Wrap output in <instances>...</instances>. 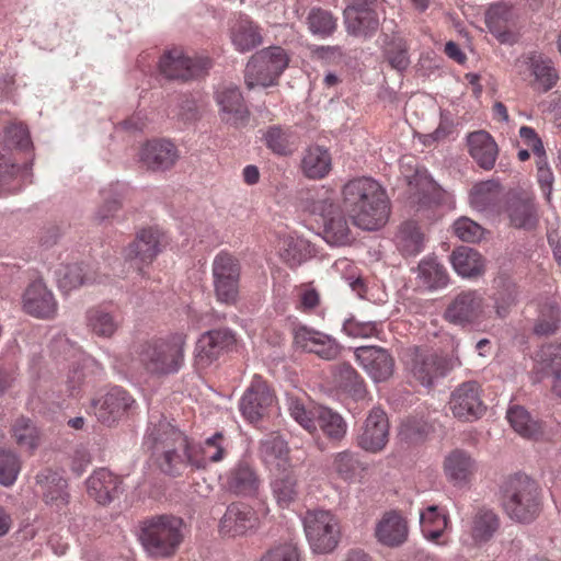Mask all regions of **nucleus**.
Here are the masks:
<instances>
[{
    "label": "nucleus",
    "instance_id": "f257e3e1",
    "mask_svg": "<svg viewBox=\"0 0 561 561\" xmlns=\"http://www.w3.org/2000/svg\"><path fill=\"white\" fill-rule=\"evenodd\" d=\"M343 204L353 224L364 230H376L388 218V202L382 187L371 178L348 181L342 190Z\"/></svg>",
    "mask_w": 561,
    "mask_h": 561
},
{
    "label": "nucleus",
    "instance_id": "f03ea898",
    "mask_svg": "<svg viewBox=\"0 0 561 561\" xmlns=\"http://www.w3.org/2000/svg\"><path fill=\"white\" fill-rule=\"evenodd\" d=\"M144 446L163 473L179 477L187 471L191 444L184 433L165 419L149 425Z\"/></svg>",
    "mask_w": 561,
    "mask_h": 561
},
{
    "label": "nucleus",
    "instance_id": "7ed1b4c3",
    "mask_svg": "<svg viewBox=\"0 0 561 561\" xmlns=\"http://www.w3.org/2000/svg\"><path fill=\"white\" fill-rule=\"evenodd\" d=\"M298 198L306 210L322 218V237L329 244L344 247L352 243V230L344 213L334 202L333 192L324 187L308 188L300 191Z\"/></svg>",
    "mask_w": 561,
    "mask_h": 561
},
{
    "label": "nucleus",
    "instance_id": "20e7f679",
    "mask_svg": "<svg viewBox=\"0 0 561 561\" xmlns=\"http://www.w3.org/2000/svg\"><path fill=\"white\" fill-rule=\"evenodd\" d=\"M184 520L172 514H161L140 522L139 540L154 558H170L184 540Z\"/></svg>",
    "mask_w": 561,
    "mask_h": 561
},
{
    "label": "nucleus",
    "instance_id": "39448f33",
    "mask_svg": "<svg viewBox=\"0 0 561 561\" xmlns=\"http://www.w3.org/2000/svg\"><path fill=\"white\" fill-rule=\"evenodd\" d=\"M500 495L503 510L515 522L530 523L541 510L537 483L526 474L506 478L500 488Z\"/></svg>",
    "mask_w": 561,
    "mask_h": 561
},
{
    "label": "nucleus",
    "instance_id": "423d86ee",
    "mask_svg": "<svg viewBox=\"0 0 561 561\" xmlns=\"http://www.w3.org/2000/svg\"><path fill=\"white\" fill-rule=\"evenodd\" d=\"M185 346L186 335L183 333L146 342L138 353L140 365L150 375L175 374L184 364Z\"/></svg>",
    "mask_w": 561,
    "mask_h": 561
},
{
    "label": "nucleus",
    "instance_id": "0eeeda50",
    "mask_svg": "<svg viewBox=\"0 0 561 561\" xmlns=\"http://www.w3.org/2000/svg\"><path fill=\"white\" fill-rule=\"evenodd\" d=\"M404 364L411 376L424 387H432L460 365L457 356L437 354L420 347H410L404 354Z\"/></svg>",
    "mask_w": 561,
    "mask_h": 561
},
{
    "label": "nucleus",
    "instance_id": "6e6552de",
    "mask_svg": "<svg viewBox=\"0 0 561 561\" xmlns=\"http://www.w3.org/2000/svg\"><path fill=\"white\" fill-rule=\"evenodd\" d=\"M289 58L279 46H271L254 54L244 69V82L248 89L256 85L271 87L277 83L287 68Z\"/></svg>",
    "mask_w": 561,
    "mask_h": 561
},
{
    "label": "nucleus",
    "instance_id": "1a4fd4ad",
    "mask_svg": "<svg viewBox=\"0 0 561 561\" xmlns=\"http://www.w3.org/2000/svg\"><path fill=\"white\" fill-rule=\"evenodd\" d=\"M302 523L307 540L314 552L329 553L337 546L339 523L331 512L324 510L308 511Z\"/></svg>",
    "mask_w": 561,
    "mask_h": 561
},
{
    "label": "nucleus",
    "instance_id": "9d476101",
    "mask_svg": "<svg viewBox=\"0 0 561 561\" xmlns=\"http://www.w3.org/2000/svg\"><path fill=\"white\" fill-rule=\"evenodd\" d=\"M206 57L191 58L180 49H171L159 61L160 72L170 80L187 81L204 75L210 67Z\"/></svg>",
    "mask_w": 561,
    "mask_h": 561
},
{
    "label": "nucleus",
    "instance_id": "9b49d317",
    "mask_svg": "<svg viewBox=\"0 0 561 561\" xmlns=\"http://www.w3.org/2000/svg\"><path fill=\"white\" fill-rule=\"evenodd\" d=\"M222 479L225 490L236 496L253 497L259 494L261 479L254 465L248 460L237 461Z\"/></svg>",
    "mask_w": 561,
    "mask_h": 561
},
{
    "label": "nucleus",
    "instance_id": "f8f14e48",
    "mask_svg": "<svg viewBox=\"0 0 561 561\" xmlns=\"http://www.w3.org/2000/svg\"><path fill=\"white\" fill-rule=\"evenodd\" d=\"M389 439V420L380 408H374L366 416L356 442L358 447L369 453L381 451Z\"/></svg>",
    "mask_w": 561,
    "mask_h": 561
},
{
    "label": "nucleus",
    "instance_id": "ddd939ff",
    "mask_svg": "<svg viewBox=\"0 0 561 561\" xmlns=\"http://www.w3.org/2000/svg\"><path fill=\"white\" fill-rule=\"evenodd\" d=\"M236 343L234 334L229 329H216L205 332L195 347V365L204 369L217 360Z\"/></svg>",
    "mask_w": 561,
    "mask_h": 561
},
{
    "label": "nucleus",
    "instance_id": "4468645a",
    "mask_svg": "<svg viewBox=\"0 0 561 561\" xmlns=\"http://www.w3.org/2000/svg\"><path fill=\"white\" fill-rule=\"evenodd\" d=\"M260 518L252 506L243 502H232L219 522V530L229 537L245 536L256 531Z\"/></svg>",
    "mask_w": 561,
    "mask_h": 561
},
{
    "label": "nucleus",
    "instance_id": "2eb2a0df",
    "mask_svg": "<svg viewBox=\"0 0 561 561\" xmlns=\"http://www.w3.org/2000/svg\"><path fill=\"white\" fill-rule=\"evenodd\" d=\"M483 312V298L477 290H463L455 296L444 311L451 324L466 327L476 323Z\"/></svg>",
    "mask_w": 561,
    "mask_h": 561
},
{
    "label": "nucleus",
    "instance_id": "dca6fc26",
    "mask_svg": "<svg viewBox=\"0 0 561 561\" xmlns=\"http://www.w3.org/2000/svg\"><path fill=\"white\" fill-rule=\"evenodd\" d=\"M454 415L462 421H473L483 415L485 405L480 398V386L470 380L459 385L449 400Z\"/></svg>",
    "mask_w": 561,
    "mask_h": 561
},
{
    "label": "nucleus",
    "instance_id": "f3484780",
    "mask_svg": "<svg viewBox=\"0 0 561 561\" xmlns=\"http://www.w3.org/2000/svg\"><path fill=\"white\" fill-rule=\"evenodd\" d=\"M134 399L119 387H114L104 396L91 401L90 408L98 421L107 426L116 423L131 407Z\"/></svg>",
    "mask_w": 561,
    "mask_h": 561
},
{
    "label": "nucleus",
    "instance_id": "a211bd4d",
    "mask_svg": "<svg viewBox=\"0 0 561 561\" xmlns=\"http://www.w3.org/2000/svg\"><path fill=\"white\" fill-rule=\"evenodd\" d=\"M355 357L375 382H383L393 375L394 358L383 347L359 346L355 350Z\"/></svg>",
    "mask_w": 561,
    "mask_h": 561
},
{
    "label": "nucleus",
    "instance_id": "6ab92c4d",
    "mask_svg": "<svg viewBox=\"0 0 561 561\" xmlns=\"http://www.w3.org/2000/svg\"><path fill=\"white\" fill-rule=\"evenodd\" d=\"M216 101L220 107L222 122L236 128L248 125L250 111L238 87L232 84L221 87L216 92Z\"/></svg>",
    "mask_w": 561,
    "mask_h": 561
},
{
    "label": "nucleus",
    "instance_id": "aec40b11",
    "mask_svg": "<svg viewBox=\"0 0 561 561\" xmlns=\"http://www.w3.org/2000/svg\"><path fill=\"white\" fill-rule=\"evenodd\" d=\"M178 159V148L167 139L149 140L140 150V162L147 170L153 172L171 169Z\"/></svg>",
    "mask_w": 561,
    "mask_h": 561
},
{
    "label": "nucleus",
    "instance_id": "412c9836",
    "mask_svg": "<svg viewBox=\"0 0 561 561\" xmlns=\"http://www.w3.org/2000/svg\"><path fill=\"white\" fill-rule=\"evenodd\" d=\"M161 234L157 230L144 229L126 248L125 259L139 271L149 265L161 251Z\"/></svg>",
    "mask_w": 561,
    "mask_h": 561
},
{
    "label": "nucleus",
    "instance_id": "4be33fe9",
    "mask_svg": "<svg viewBox=\"0 0 561 561\" xmlns=\"http://www.w3.org/2000/svg\"><path fill=\"white\" fill-rule=\"evenodd\" d=\"M123 480L105 468L93 472L87 480L88 494L101 505H107L123 493Z\"/></svg>",
    "mask_w": 561,
    "mask_h": 561
},
{
    "label": "nucleus",
    "instance_id": "5701e85b",
    "mask_svg": "<svg viewBox=\"0 0 561 561\" xmlns=\"http://www.w3.org/2000/svg\"><path fill=\"white\" fill-rule=\"evenodd\" d=\"M294 341L297 346L325 360L336 358L341 352L340 345L333 339L307 327L295 330Z\"/></svg>",
    "mask_w": 561,
    "mask_h": 561
},
{
    "label": "nucleus",
    "instance_id": "b1692460",
    "mask_svg": "<svg viewBox=\"0 0 561 561\" xmlns=\"http://www.w3.org/2000/svg\"><path fill=\"white\" fill-rule=\"evenodd\" d=\"M273 402V394L266 383L255 380L240 400V411L251 423L261 420Z\"/></svg>",
    "mask_w": 561,
    "mask_h": 561
},
{
    "label": "nucleus",
    "instance_id": "393cba45",
    "mask_svg": "<svg viewBox=\"0 0 561 561\" xmlns=\"http://www.w3.org/2000/svg\"><path fill=\"white\" fill-rule=\"evenodd\" d=\"M23 309L36 318L49 319L57 310L56 300L42 280L32 283L23 296Z\"/></svg>",
    "mask_w": 561,
    "mask_h": 561
},
{
    "label": "nucleus",
    "instance_id": "a878e982",
    "mask_svg": "<svg viewBox=\"0 0 561 561\" xmlns=\"http://www.w3.org/2000/svg\"><path fill=\"white\" fill-rule=\"evenodd\" d=\"M343 20L346 33L355 37H371L379 28V16L375 8L344 9Z\"/></svg>",
    "mask_w": 561,
    "mask_h": 561
},
{
    "label": "nucleus",
    "instance_id": "bb28decb",
    "mask_svg": "<svg viewBox=\"0 0 561 561\" xmlns=\"http://www.w3.org/2000/svg\"><path fill=\"white\" fill-rule=\"evenodd\" d=\"M471 158L484 170L493 169L499 147L494 138L485 130L472 131L467 136Z\"/></svg>",
    "mask_w": 561,
    "mask_h": 561
},
{
    "label": "nucleus",
    "instance_id": "cd10ccee",
    "mask_svg": "<svg viewBox=\"0 0 561 561\" xmlns=\"http://www.w3.org/2000/svg\"><path fill=\"white\" fill-rule=\"evenodd\" d=\"M222 440V433L217 432L211 437H208L202 447L197 448L191 445L187 470L206 469L209 462L221 461L226 455Z\"/></svg>",
    "mask_w": 561,
    "mask_h": 561
},
{
    "label": "nucleus",
    "instance_id": "c85d7f7f",
    "mask_svg": "<svg viewBox=\"0 0 561 561\" xmlns=\"http://www.w3.org/2000/svg\"><path fill=\"white\" fill-rule=\"evenodd\" d=\"M377 540L387 547H399L408 538L407 522L396 512L387 513L375 529Z\"/></svg>",
    "mask_w": 561,
    "mask_h": 561
},
{
    "label": "nucleus",
    "instance_id": "c756f323",
    "mask_svg": "<svg viewBox=\"0 0 561 561\" xmlns=\"http://www.w3.org/2000/svg\"><path fill=\"white\" fill-rule=\"evenodd\" d=\"M408 184L419 195L420 203L424 205H438L443 203L445 191L432 179L427 170L416 168L413 174H404Z\"/></svg>",
    "mask_w": 561,
    "mask_h": 561
},
{
    "label": "nucleus",
    "instance_id": "7c9ffc66",
    "mask_svg": "<svg viewBox=\"0 0 561 561\" xmlns=\"http://www.w3.org/2000/svg\"><path fill=\"white\" fill-rule=\"evenodd\" d=\"M506 214L515 228L533 229L538 217L534 199L529 196L512 195L506 203Z\"/></svg>",
    "mask_w": 561,
    "mask_h": 561
},
{
    "label": "nucleus",
    "instance_id": "2f4dec72",
    "mask_svg": "<svg viewBox=\"0 0 561 561\" xmlns=\"http://www.w3.org/2000/svg\"><path fill=\"white\" fill-rule=\"evenodd\" d=\"M278 254L288 267L296 268L316 254V248L305 238L287 236L279 242Z\"/></svg>",
    "mask_w": 561,
    "mask_h": 561
},
{
    "label": "nucleus",
    "instance_id": "473e14b6",
    "mask_svg": "<svg viewBox=\"0 0 561 561\" xmlns=\"http://www.w3.org/2000/svg\"><path fill=\"white\" fill-rule=\"evenodd\" d=\"M36 483L41 486L47 504L61 507L68 503L67 481L59 472L44 469L37 473Z\"/></svg>",
    "mask_w": 561,
    "mask_h": 561
},
{
    "label": "nucleus",
    "instance_id": "72a5a7b5",
    "mask_svg": "<svg viewBox=\"0 0 561 561\" xmlns=\"http://www.w3.org/2000/svg\"><path fill=\"white\" fill-rule=\"evenodd\" d=\"M444 469L447 478L455 485H462L476 471V462L467 451L455 449L446 456Z\"/></svg>",
    "mask_w": 561,
    "mask_h": 561
},
{
    "label": "nucleus",
    "instance_id": "f704fd0d",
    "mask_svg": "<svg viewBox=\"0 0 561 561\" xmlns=\"http://www.w3.org/2000/svg\"><path fill=\"white\" fill-rule=\"evenodd\" d=\"M416 272L419 286L426 290L444 288L449 282L446 268L433 256L423 259L419 263Z\"/></svg>",
    "mask_w": 561,
    "mask_h": 561
},
{
    "label": "nucleus",
    "instance_id": "c9c22d12",
    "mask_svg": "<svg viewBox=\"0 0 561 561\" xmlns=\"http://www.w3.org/2000/svg\"><path fill=\"white\" fill-rule=\"evenodd\" d=\"M85 319L89 330L99 337L111 339L119 328L117 316L103 306L90 308Z\"/></svg>",
    "mask_w": 561,
    "mask_h": 561
},
{
    "label": "nucleus",
    "instance_id": "e433bc0d",
    "mask_svg": "<svg viewBox=\"0 0 561 561\" xmlns=\"http://www.w3.org/2000/svg\"><path fill=\"white\" fill-rule=\"evenodd\" d=\"M382 55L390 67L399 72L407 70L411 62L407 41L399 34H383Z\"/></svg>",
    "mask_w": 561,
    "mask_h": 561
},
{
    "label": "nucleus",
    "instance_id": "4c0bfd02",
    "mask_svg": "<svg viewBox=\"0 0 561 561\" xmlns=\"http://www.w3.org/2000/svg\"><path fill=\"white\" fill-rule=\"evenodd\" d=\"M331 170V156L320 146L309 147L301 160V171L311 180L323 179Z\"/></svg>",
    "mask_w": 561,
    "mask_h": 561
},
{
    "label": "nucleus",
    "instance_id": "58836bf2",
    "mask_svg": "<svg viewBox=\"0 0 561 561\" xmlns=\"http://www.w3.org/2000/svg\"><path fill=\"white\" fill-rule=\"evenodd\" d=\"M450 262L454 270L462 277H474L484 271L482 255L469 247H460L453 251Z\"/></svg>",
    "mask_w": 561,
    "mask_h": 561
},
{
    "label": "nucleus",
    "instance_id": "ea45409f",
    "mask_svg": "<svg viewBox=\"0 0 561 561\" xmlns=\"http://www.w3.org/2000/svg\"><path fill=\"white\" fill-rule=\"evenodd\" d=\"M332 377L334 385L352 397L359 399L365 396V382L348 363L332 366Z\"/></svg>",
    "mask_w": 561,
    "mask_h": 561
},
{
    "label": "nucleus",
    "instance_id": "a19ab883",
    "mask_svg": "<svg viewBox=\"0 0 561 561\" xmlns=\"http://www.w3.org/2000/svg\"><path fill=\"white\" fill-rule=\"evenodd\" d=\"M396 238L398 250L403 256H415L424 249V233L415 221L403 222Z\"/></svg>",
    "mask_w": 561,
    "mask_h": 561
},
{
    "label": "nucleus",
    "instance_id": "79ce46f5",
    "mask_svg": "<svg viewBox=\"0 0 561 561\" xmlns=\"http://www.w3.org/2000/svg\"><path fill=\"white\" fill-rule=\"evenodd\" d=\"M500 518L488 507H480L472 516L471 536L476 542H488L500 528Z\"/></svg>",
    "mask_w": 561,
    "mask_h": 561
},
{
    "label": "nucleus",
    "instance_id": "37998d69",
    "mask_svg": "<svg viewBox=\"0 0 561 561\" xmlns=\"http://www.w3.org/2000/svg\"><path fill=\"white\" fill-rule=\"evenodd\" d=\"M231 39L239 51H249L262 44L260 27L249 19H240L231 30Z\"/></svg>",
    "mask_w": 561,
    "mask_h": 561
},
{
    "label": "nucleus",
    "instance_id": "c03bdc74",
    "mask_svg": "<svg viewBox=\"0 0 561 561\" xmlns=\"http://www.w3.org/2000/svg\"><path fill=\"white\" fill-rule=\"evenodd\" d=\"M306 23L309 32L318 37H331L337 30V18L321 7H313L309 10Z\"/></svg>",
    "mask_w": 561,
    "mask_h": 561
},
{
    "label": "nucleus",
    "instance_id": "a18cd8bd",
    "mask_svg": "<svg viewBox=\"0 0 561 561\" xmlns=\"http://www.w3.org/2000/svg\"><path fill=\"white\" fill-rule=\"evenodd\" d=\"M296 135L290 128L278 125L270 126L264 133L266 147L277 156H289L294 152Z\"/></svg>",
    "mask_w": 561,
    "mask_h": 561
},
{
    "label": "nucleus",
    "instance_id": "49530a36",
    "mask_svg": "<svg viewBox=\"0 0 561 561\" xmlns=\"http://www.w3.org/2000/svg\"><path fill=\"white\" fill-rule=\"evenodd\" d=\"M507 420L514 431L525 438L537 439L542 434L540 424L533 420L528 411L523 407L515 405L510 408Z\"/></svg>",
    "mask_w": 561,
    "mask_h": 561
},
{
    "label": "nucleus",
    "instance_id": "de8ad7c7",
    "mask_svg": "<svg viewBox=\"0 0 561 561\" xmlns=\"http://www.w3.org/2000/svg\"><path fill=\"white\" fill-rule=\"evenodd\" d=\"M318 426L323 434L333 442L343 439L347 430L344 419L339 413L323 407L317 409V427Z\"/></svg>",
    "mask_w": 561,
    "mask_h": 561
},
{
    "label": "nucleus",
    "instance_id": "09e8293b",
    "mask_svg": "<svg viewBox=\"0 0 561 561\" xmlns=\"http://www.w3.org/2000/svg\"><path fill=\"white\" fill-rule=\"evenodd\" d=\"M538 371L536 380L540 381L557 370H561V343L542 345L536 354Z\"/></svg>",
    "mask_w": 561,
    "mask_h": 561
},
{
    "label": "nucleus",
    "instance_id": "8fccbe9b",
    "mask_svg": "<svg viewBox=\"0 0 561 561\" xmlns=\"http://www.w3.org/2000/svg\"><path fill=\"white\" fill-rule=\"evenodd\" d=\"M213 283L240 280L241 264L228 252L218 253L211 266Z\"/></svg>",
    "mask_w": 561,
    "mask_h": 561
},
{
    "label": "nucleus",
    "instance_id": "3c124183",
    "mask_svg": "<svg viewBox=\"0 0 561 561\" xmlns=\"http://www.w3.org/2000/svg\"><path fill=\"white\" fill-rule=\"evenodd\" d=\"M271 486L274 497L282 507H287L297 497V479L290 470L278 473L272 481Z\"/></svg>",
    "mask_w": 561,
    "mask_h": 561
},
{
    "label": "nucleus",
    "instance_id": "603ef678",
    "mask_svg": "<svg viewBox=\"0 0 561 561\" xmlns=\"http://www.w3.org/2000/svg\"><path fill=\"white\" fill-rule=\"evenodd\" d=\"M530 68L538 90L547 92L557 83L558 73L551 60L535 56L530 59Z\"/></svg>",
    "mask_w": 561,
    "mask_h": 561
},
{
    "label": "nucleus",
    "instance_id": "864d4df0",
    "mask_svg": "<svg viewBox=\"0 0 561 561\" xmlns=\"http://www.w3.org/2000/svg\"><path fill=\"white\" fill-rule=\"evenodd\" d=\"M560 309L557 305H543L534 325V333L541 337H548L556 334L560 328Z\"/></svg>",
    "mask_w": 561,
    "mask_h": 561
},
{
    "label": "nucleus",
    "instance_id": "5fc2aeb1",
    "mask_svg": "<svg viewBox=\"0 0 561 561\" xmlns=\"http://www.w3.org/2000/svg\"><path fill=\"white\" fill-rule=\"evenodd\" d=\"M57 283L61 290L70 291L90 282L84 266L73 263L60 266L56 271Z\"/></svg>",
    "mask_w": 561,
    "mask_h": 561
},
{
    "label": "nucleus",
    "instance_id": "6e6d98bb",
    "mask_svg": "<svg viewBox=\"0 0 561 561\" xmlns=\"http://www.w3.org/2000/svg\"><path fill=\"white\" fill-rule=\"evenodd\" d=\"M420 523L424 536L431 540L438 539L447 526V517L438 511V506L431 505L420 514Z\"/></svg>",
    "mask_w": 561,
    "mask_h": 561
},
{
    "label": "nucleus",
    "instance_id": "4d7b16f0",
    "mask_svg": "<svg viewBox=\"0 0 561 561\" xmlns=\"http://www.w3.org/2000/svg\"><path fill=\"white\" fill-rule=\"evenodd\" d=\"M298 542L293 539L279 540L270 547L259 561H300Z\"/></svg>",
    "mask_w": 561,
    "mask_h": 561
},
{
    "label": "nucleus",
    "instance_id": "13d9d810",
    "mask_svg": "<svg viewBox=\"0 0 561 561\" xmlns=\"http://www.w3.org/2000/svg\"><path fill=\"white\" fill-rule=\"evenodd\" d=\"M12 432L21 447L33 450L38 446V431L31 420L25 417L18 419L12 427Z\"/></svg>",
    "mask_w": 561,
    "mask_h": 561
},
{
    "label": "nucleus",
    "instance_id": "bf43d9fd",
    "mask_svg": "<svg viewBox=\"0 0 561 561\" xmlns=\"http://www.w3.org/2000/svg\"><path fill=\"white\" fill-rule=\"evenodd\" d=\"M497 195V184L485 181L476 184L470 193V204L478 210H484L491 206Z\"/></svg>",
    "mask_w": 561,
    "mask_h": 561
},
{
    "label": "nucleus",
    "instance_id": "052dcab7",
    "mask_svg": "<svg viewBox=\"0 0 561 561\" xmlns=\"http://www.w3.org/2000/svg\"><path fill=\"white\" fill-rule=\"evenodd\" d=\"M21 470L20 458L10 450H0V484L12 485Z\"/></svg>",
    "mask_w": 561,
    "mask_h": 561
},
{
    "label": "nucleus",
    "instance_id": "680f3d73",
    "mask_svg": "<svg viewBox=\"0 0 561 561\" xmlns=\"http://www.w3.org/2000/svg\"><path fill=\"white\" fill-rule=\"evenodd\" d=\"M260 454L264 461L283 460L288 454L287 443L279 436L272 434L261 440Z\"/></svg>",
    "mask_w": 561,
    "mask_h": 561
},
{
    "label": "nucleus",
    "instance_id": "e2e57ef3",
    "mask_svg": "<svg viewBox=\"0 0 561 561\" xmlns=\"http://www.w3.org/2000/svg\"><path fill=\"white\" fill-rule=\"evenodd\" d=\"M3 140L8 147L26 150L32 147L28 129L22 124H10L4 128Z\"/></svg>",
    "mask_w": 561,
    "mask_h": 561
},
{
    "label": "nucleus",
    "instance_id": "0e129e2a",
    "mask_svg": "<svg viewBox=\"0 0 561 561\" xmlns=\"http://www.w3.org/2000/svg\"><path fill=\"white\" fill-rule=\"evenodd\" d=\"M511 16V9L503 3H496L489 8L486 11L485 20L492 32H497L501 42H506L508 33L500 32L502 22H506Z\"/></svg>",
    "mask_w": 561,
    "mask_h": 561
},
{
    "label": "nucleus",
    "instance_id": "69168bd1",
    "mask_svg": "<svg viewBox=\"0 0 561 561\" xmlns=\"http://www.w3.org/2000/svg\"><path fill=\"white\" fill-rule=\"evenodd\" d=\"M289 413L305 430L313 433L317 430V409L307 410L298 399H290Z\"/></svg>",
    "mask_w": 561,
    "mask_h": 561
},
{
    "label": "nucleus",
    "instance_id": "338daca9",
    "mask_svg": "<svg viewBox=\"0 0 561 561\" xmlns=\"http://www.w3.org/2000/svg\"><path fill=\"white\" fill-rule=\"evenodd\" d=\"M455 234L466 242H477L483 236V228L476 221L461 217L454 224Z\"/></svg>",
    "mask_w": 561,
    "mask_h": 561
},
{
    "label": "nucleus",
    "instance_id": "774afa93",
    "mask_svg": "<svg viewBox=\"0 0 561 561\" xmlns=\"http://www.w3.org/2000/svg\"><path fill=\"white\" fill-rule=\"evenodd\" d=\"M358 467V459L348 450L339 453L333 461V469L344 480L353 478Z\"/></svg>",
    "mask_w": 561,
    "mask_h": 561
}]
</instances>
